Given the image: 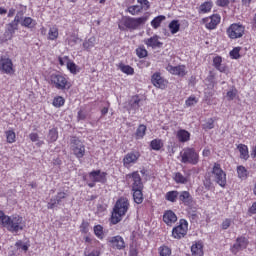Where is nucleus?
<instances>
[{
	"mask_svg": "<svg viewBox=\"0 0 256 256\" xmlns=\"http://www.w3.org/2000/svg\"><path fill=\"white\" fill-rule=\"evenodd\" d=\"M163 21H165V16L160 15L151 21V25L152 27H154V29H157L161 26V23H163Z\"/></svg>",
	"mask_w": 256,
	"mask_h": 256,
	"instance_id": "nucleus-34",
	"label": "nucleus"
},
{
	"mask_svg": "<svg viewBox=\"0 0 256 256\" xmlns=\"http://www.w3.org/2000/svg\"><path fill=\"white\" fill-rule=\"evenodd\" d=\"M177 137L181 143H185L189 140V137H191V134H189L186 130H180L177 132Z\"/></svg>",
	"mask_w": 256,
	"mask_h": 256,
	"instance_id": "nucleus-30",
	"label": "nucleus"
},
{
	"mask_svg": "<svg viewBox=\"0 0 256 256\" xmlns=\"http://www.w3.org/2000/svg\"><path fill=\"white\" fill-rule=\"evenodd\" d=\"M50 82H51V85H54L56 89H60V90L66 89L67 85H69L67 82V78H65L61 74H52L50 76Z\"/></svg>",
	"mask_w": 256,
	"mask_h": 256,
	"instance_id": "nucleus-9",
	"label": "nucleus"
},
{
	"mask_svg": "<svg viewBox=\"0 0 256 256\" xmlns=\"http://www.w3.org/2000/svg\"><path fill=\"white\" fill-rule=\"evenodd\" d=\"M0 71L6 75H13L15 73V69L13 68V61L11 58H0Z\"/></svg>",
	"mask_w": 256,
	"mask_h": 256,
	"instance_id": "nucleus-10",
	"label": "nucleus"
},
{
	"mask_svg": "<svg viewBox=\"0 0 256 256\" xmlns=\"http://www.w3.org/2000/svg\"><path fill=\"white\" fill-rule=\"evenodd\" d=\"M194 105H197V98L195 96H190L186 100V106L187 107H193Z\"/></svg>",
	"mask_w": 256,
	"mask_h": 256,
	"instance_id": "nucleus-52",
	"label": "nucleus"
},
{
	"mask_svg": "<svg viewBox=\"0 0 256 256\" xmlns=\"http://www.w3.org/2000/svg\"><path fill=\"white\" fill-rule=\"evenodd\" d=\"M16 247H18V249H22V251H28L29 250V246L28 245H25L23 244L22 241H18L16 242Z\"/></svg>",
	"mask_w": 256,
	"mask_h": 256,
	"instance_id": "nucleus-55",
	"label": "nucleus"
},
{
	"mask_svg": "<svg viewBox=\"0 0 256 256\" xmlns=\"http://www.w3.org/2000/svg\"><path fill=\"white\" fill-rule=\"evenodd\" d=\"M23 15H24L23 11L17 12V14H16V16L14 18V21L16 23H21V21L23 20Z\"/></svg>",
	"mask_w": 256,
	"mask_h": 256,
	"instance_id": "nucleus-58",
	"label": "nucleus"
},
{
	"mask_svg": "<svg viewBox=\"0 0 256 256\" xmlns=\"http://www.w3.org/2000/svg\"><path fill=\"white\" fill-rule=\"evenodd\" d=\"M22 27H28V29H32L35 27V20L31 17H25L21 22Z\"/></svg>",
	"mask_w": 256,
	"mask_h": 256,
	"instance_id": "nucleus-31",
	"label": "nucleus"
},
{
	"mask_svg": "<svg viewBox=\"0 0 256 256\" xmlns=\"http://www.w3.org/2000/svg\"><path fill=\"white\" fill-rule=\"evenodd\" d=\"M192 256H203V244L196 243L191 247Z\"/></svg>",
	"mask_w": 256,
	"mask_h": 256,
	"instance_id": "nucleus-24",
	"label": "nucleus"
},
{
	"mask_svg": "<svg viewBox=\"0 0 256 256\" xmlns=\"http://www.w3.org/2000/svg\"><path fill=\"white\" fill-rule=\"evenodd\" d=\"M181 28V25L179 24V21L173 20L169 24V29L172 33V35H175V33H179V29Z\"/></svg>",
	"mask_w": 256,
	"mask_h": 256,
	"instance_id": "nucleus-32",
	"label": "nucleus"
},
{
	"mask_svg": "<svg viewBox=\"0 0 256 256\" xmlns=\"http://www.w3.org/2000/svg\"><path fill=\"white\" fill-rule=\"evenodd\" d=\"M205 189L208 191L213 189V180H211V175L207 174L203 181Z\"/></svg>",
	"mask_w": 256,
	"mask_h": 256,
	"instance_id": "nucleus-39",
	"label": "nucleus"
},
{
	"mask_svg": "<svg viewBox=\"0 0 256 256\" xmlns=\"http://www.w3.org/2000/svg\"><path fill=\"white\" fill-rule=\"evenodd\" d=\"M181 163L197 165L199 163V153L194 148H184L180 152Z\"/></svg>",
	"mask_w": 256,
	"mask_h": 256,
	"instance_id": "nucleus-3",
	"label": "nucleus"
},
{
	"mask_svg": "<svg viewBox=\"0 0 256 256\" xmlns=\"http://www.w3.org/2000/svg\"><path fill=\"white\" fill-rule=\"evenodd\" d=\"M19 27V23L13 20L11 23L7 24V31L10 34V39L15 34V31H17Z\"/></svg>",
	"mask_w": 256,
	"mask_h": 256,
	"instance_id": "nucleus-29",
	"label": "nucleus"
},
{
	"mask_svg": "<svg viewBox=\"0 0 256 256\" xmlns=\"http://www.w3.org/2000/svg\"><path fill=\"white\" fill-rule=\"evenodd\" d=\"M229 227H231V219H225L222 222V229H229Z\"/></svg>",
	"mask_w": 256,
	"mask_h": 256,
	"instance_id": "nucleus-61",
	"label": "nucleus"
},
{
	"mask_svg": "<svg viewBox=\"0 0 256 256\" xmlns=\"http://www.w3.org/2000/svg\"><path fill=\"white\" fill-rule=\"evenodd\" d=\"M140 99L139 98H134L132 101H131V103H130V105H131V107L135 110V109H138L139 108V103H140Z\"/></svg>",
	"mask_w": 256,
	"mask_h": 256,
	"instance_id": "nucleus-57",
	"label": "nucleus"
},
{
	"mask_svg": "<svg viewBox=\"0 0 256 256\" xmlns=\"http://www.w3.org/2000/svg\"><path fill=\"white\" fill-rule=\"evenodd\" d=\"M89 177L93 183H107V173L101 170H94L89 173Z\"/></svg>",
	"mask_w": 256,
	"mask_h": 256,
	"instance_id": "nucleus-12",
	"label": "nucleus"
},
{
	"mask_svg": "<svg viewBox=\"0 0 256 256\" xmlns=\"http://www.w3.org/2000/svg\"><path fill=\"white\" fill-rule=\"evenodd\" d=\"M237 149L240 152V158L244 159L245 161H247V159H249V148L247 147V145L239 144L237 146Z\"/></svg>",
	"mask_w": 256,
	"mask_h": 256,
	"instance_id": "nucleus-23",
	"label": "nucleus"
},
{
	"mask_svg": "<svg viewBox=\"0 0 256 256\" xmlns=\"http://www.w3.org/2000/svg\"><path fill=\"white\" fill-rule=\"evenodd\" d=\"M160 256H171V248L162 246L159 248Z\"/></svg>",
	"mask_w": 256,
	"mask_h": 256,
	"instance_id": "nucleus-47",
	"label": "nucleus"
},
{
	"mask_svg": "<svg viewBox=\"0 0 256 256\" xmlns=\"http://www.w3.org/2000/svg\"><path fill=\"white\" fill-rule=\"evenodd\" d=\"M151 81L154 87H157L158 89H165L167 82L165 81V79H163V77H161V73H154L152 75Z\"/></svg>",
	"mask_w": 256,
	"mask_h": 256,
	"instance_id": "nucleus-15",
	"label": "nucleus"
},
{
	"mask_svg": "<svg viewBox=\"0 0 256 256\" xmlns=\"http://www.w3.org/2000/svg\"><path fill=\"white\" fill-rule=\"evenodd\" d=\"M248 244L249 242L247 241V238L239 237L236 239V242L232 246L231 251L232 253H234V255H237V253H239V251H242V249H247Z\"/></svg>",
	"mask_w": 256,
	"mask_h": 256,
	"instance_id": "nucleus-13",
	"label": "nucleus"
},
{
	"mask_svg": "<svg viewBox=\"0 0 256 256\" xmlns=\"http://www.w3.org/2000/svg\"><path fill=\"white\" fill-rule=\"evenodd\" d=\"M29 137H30V140L33 141V142L39 140V134H38V133H31V134L29 135Z\"/></svg>",
	"mask_w": 256,
	"mask_h": 256,
	"instance_id": "nucleus-63",
	"label": "nucleus"
},
{
	"mask_svg": "<svg viewBox=\"0 0 256 256\" xmlns=\"http://www.w3.org/2000/svg\"><path fill=\"white\" fill-rule=\"evenodd\" d=\"M129 211V200L127 198H120L117 200L111 215V223L117 225L125 217Z\"/></svg>",
	"mask_w": 256,
	"mask_h": 256,
	"instance_id": "nucleus-2",
	"label": "nucleus"
},
{
	"mask_svg": "<svg viewBox=\"0 0 256 256\" xmlns=\"http://www.w3.org/2000/svg\"><path fill=\"white\" fill-rule=\"evenodd\" d=\"M239 51H241V47L234 48L232 51H230V57H232V59H239V57H241Z\"/></svg>",
	"mask_w": 256,
	"mask_h": 256,
	"instance_id": "nucleus-51",
	"label": "nucleus"
},
{
	"mask_svg": "<svg viewBox=\"0 0 256 256\" xmlns=\"http://www.w3.org/2000/svg\"><path fill=\"white\" fill-rule=\"evenodd\" d=\"M214 181L220 185V187H225L227 185V174L221 168V164L214 163L211 171Z\"/></svg>",
	"mask_w": 256,
	"mask_h": 256,
	"instance_id": "nucleus-4",
	"label": "nucleus"
},
{
	"mask_svg": "<svg viewBox=\"0 0 256 256\" xmlns=\"http://www.w3.org/2000/svg\"><path fill=\"white\" fill-rule=\"evenodd\" d=\"M109 243L112 245L113 249H125V240L121 236H114L110 238Z\"/></svg>",
	"mask_w": 256,
	"mask_h": 256,
	"instance_id": "nucleus-17",
	"label": "nucleus"
},
{
	"mask_svg": "<svg viewBox=\"0 0 256 256\" xmlns=\"http://www.w3.org/2000/svg\"><path fill=\"white\" fill-rule=\"evenodd\" d=\"M226 97H227L228 101H233V99H235V97H237L236 88L232 87V89L227 92Z\"/></svg>",
	"mask_w": 256,
	"mask_h": 256,
	"instance_id": "nucleus-44",
	"label": "nucleus"
},
{
	"mask_svg": "<svg viewBox=\"0 0 256 256\" xmlns=\"http://www.w3.org/2000/svg\"><path fill=\"white\" fill-rule=\"evenodd\" d=\"M138 255H139V252L137 251V247L130 246L129 256H138Z\"/></svg>",
	"mask_w": 256,
	"mask_h": 256,
	"instance_id": "nucleus-60",
	"label": "nucleus"
},
{
	"mask_svg": "<svg viewBox=\"0 0 256 256\" xmlns=\"http://www.w3.org/2000/svg\"><path fill=\"white\" fill-rule=\"evenodd\" d=\"M174 181H176L177 183L185 184L187 183V177L183 176L181 172H178L174 176Z\"/></svg>",
	"mask_w": 256,
	"mask_h": 256,
	"instance_id": "nucleus-43",
	"label": "nucleus"
},
{
	"mask_svg": "<svg viewBox=\"0 0 256 256\" xmlns=\"http://www.w3.org/2000/svg\"><path fill=\"white\" fill-rule=\"evenodd\" d=\"M141 11H143V7H141L139 5H134V6L128 7V12L131 15H137L138 13H141Z\"/></svg>",
	"mask_w": 256,
	"mask_h": 256,
	"instance_id": "nucleus-42",
	"label": "nucleus"
},
{
	"mask_svg": "<svg viewBox=\"0 0 256 256\" xmlns=\"http://www.w3.org/2000/svg\"><path fill=\"white\" fill-rule=\"evenodd\" d=\"M67 69L70 70V73H73V74L77 73V65L73 62L67 63Z\"/></svg>",
	"mask_w": 256,
	"mask_h": 256,
	"instance_id": "nucleus-53",
	"label": "nucleus"
},
{
	"mask_svg": "<svg viewBox=\"0 0 256 256\" xmlns=\"http://www.w3.org/2000/svg\"><path fill=\"white\" fill-rule=\"evenodd\" d=\"M120 70L122 71V73H125L126 75H133L135 73V70L133 69V67L129 65L121 64Z\"/></svg>",
	"mask_w": 256,
	"mask_h": 256,
	"instance_id": "nucleus-37",
	"label": "nucleus"
},
{
	"mask_svg": "<svg viewBox=\"0 0 256 256\" xmlns=\"http://www.w3.org/2000/svg\"><path fill=\"white\" fill-rule=\"evenodd\" d=\"M226 33L230 39H241L245 35V26L234 23L228 27Z\"/></svg>",
	"mask_w": 256,
	"mask_h": 256,
	"instance_id": "nucleus-6",
	"label": "nucleus"
},
{
	"mask_svg": "<svg viewBox=\"0 0 256 256\" xmlns=\"http://www.w3.org/2000/svg\"><path fill=\"white\" fill-rule=\"evenodd\" d=\"M221 63H223V59L221 58V56H216L213 59V65H214L215 69L220 71V73H225L227 71V68L225 66L221 65Z\"/></svg>",
	"mask_w": 256,
	"mask_h": 256,
	"instance_id": "nucleus-21",
	"label": "nucleus"
},
{
	"mask_svg": "<svg viewBox=\"0 0 256 256\" xmlns=\"http://www.w3.org/2000/svg\"><path fill=\"white\" fill-rule=\"evenodd\" d=\"M138 3L141 5L140 7H142V9H149L150 5H149V0H138Z\"/></svg>",
	"mask_w": 256,
	"mask_h": 256,
	"instance_id": "nucleus-56",
	"label": "nucleus"
},
{
	"mask_svg": "<svg viewBox=\"0 0 256 256\" xmlns=\"http://www.w3.org/2000/svg\"><path fill=\"white\" fill-rule=\"evenodd\" d=\"M215 121L213 120V118L208 119L204 124H203V129L209 130V129H213V127H215Z\"/></svg>",
	"mask_w": 256,
	"mask_h": 256,
	"instance_id": "nucleus-50",
	"label": "nucleus"
},
{
	"mask_svg": "<svg viewBox=\"0 0 256 256\" xmlns=\"http://www.w3.org/2000/svg\"><path fill=\"white\" fill-rule=\"evenodd\" d=\"M136 54L138 55L139 59H143L147 57V50L143 47H139L136 49Z\"/></svg>",
	"mask_w": 256,
	"mask_h": 256,
	"instance_id": "nucleus-48",
	"label": "nucleus"
},
{
	"mask_svg": "<svg viewBox=\"0 0 256 256\" xmlns=\"http://www.w3.org/2000/svg\"><path fill=\"white\" fill-rule=\"evenodd\" d=\"M177 197H179V193L177 191H170L166 194L167 201L171 203H175L177 201Z\"/></svg>",
	"mask_w": 256,
	"mask_h": 256,
	"instance_id": "nucleus-36",
	"label": "nucleus"
},
{
	"mask_svg": "<svg viewBox=\"0 0 256 256\" xmlns=\"http://www.w3.org/2000/svg\"><path fill=\"white\" fill-rule=\"evenodd\" d=\"M15 132L9 130L6 132V139L8 143H15Z\"/></svg>",
	"mask_w": 256,
	"mask_h": 256,
	"instance_id": "nucleus-49",
	"label": "nucleus"
},
{
	"mask_svg": "<svg viewBox=\"0 0 256 256\" xmlns=\"http://www.w3.org/2000/svg\"><path fill=\"white\" fill-rule=\"evenodd\" d=\"M79 41V37L77 36H71L69 39H68V44L71 45V47H73L74 45H77Z\"/></svg>",
	"mask_w": 256,
	"mask_h": 256,
	"instance_id": "nucleus-54",
	"label": "nucleus"
},
{
	"mask_svg": "<svg viewBox=\"0 0 256 256\" xmlns=\"http://www.w3.org/2000/svg\"><path fill=\"white\" fill-rule=\"evenodd\" d=\"M213 9V2L206 1L199 6V13H209Z\"/></svg>",
	"mask_w": 256,
	"mask_h": 256,
	"instance_id": "nucleus-27",
	"label": "nucleus"
},
{
	"mask_svg": "<svg viewBox=\"0 0 256 256\" xmlns=\"http://www.w3.org/2000/svg\"><path fill=\"white\" fill-rule=\"evenodd\" d=\"M137 159H139V155L128 153L123 159L124 166L127 167V165H131V163H135Z\"/></svg>",
	"mask_w": 256,
	"mask_h": 256,
	"instance_id": "nucleus-22",
	"label": "nucleus"
},
{
	"mask_svg": "<svg viewBox=\"0 0 256 256\" xmlns=\"http://www.w3.org/2000/svg\"><path fill=\"white\" fill-rule=\"evenodd\" d=\"M146 45L148 47H161L163 43L159 42V39L157 36H153L145 41Z\"/></svg>",
	"mask_w": 256,
	"mask_h": 256,
	"instance_id": "nucleus-26",
	"label": "nucleus"
},
{
	"mask_svg": "<svg viewBox=\"0 0 256 256\" xmlns=\"http://www.w3.org/2000/svg\"><path fill=\"white\" fill-rule=\"evenodd\" d=\"M84 255H85V256H99L100 253H99L98 250H93V251L90 252V253H87V251H85V252H84Z\"/></svg>",
	"mask_w": 256,
	"mask_h": 256,
	"instance_id": "nucleus-62",
	"label": "nucleus"
},
{
	"mask_svg": "<svg viewBox=\"0 0 256 256\" xmlns=\"http://www.w3.org/2000/svg\"><path fill=\"white\" fill-rule=\"evenodd\" d=\"M95 41V37H90L83 43V48L86 49V51H90L91 49H93V47H95Z\"/></svg>",
	"mask_w": 256,
	"mask_h": 256,
	"instance_id": "nucleus-33",
	"label": "nucleus"
},
{
	"mask_svg": "<svg viewBox=\"0 0 256 256\" xmlns=\"http://www.w3.org/2000/svg\"><path fill=\"white\" fill-rule=\"evenodd\" d=\"M203 23H206V29H216L217 25L221 23V16L219 14H213L210 17L204 18Z\"/></svg>",
	"mask_w": 256,
	"mask_h": 256,
	"instance_id": "nucleus-11",
	"label": "nucleus"
},
{
	"mask_svg": "<svg viewBox=\"0 0 256 256\" xmlns=\"http://www.w3.org/2000/svg\"><path fill=\"white\" fill-rule=\"evenodd\" d=\"M178 195L179 200L182 201L184 205H191V203H193V197L188 191H182Z\"/></svg>",
	"mask_w": 256,
	"mask_h": 256,
	"instance_id": "nucleus-20",
	"label": "nucleus"
},
{
	"mask_svg": "<svg viewBox=\"0 0 256 256\" xmlns=\"http://www.w3.org/2000/svg\"><path fill=\"white\" fill-rule=\"evenodd\" d=\"M237 173L239 179H247V169L244 166H238Z\"/></svg>",
	"mask_w": 256,
	"mask_h": 256,
	"instance_id": "nucleus-41",
	"label": "nucleus"
},
{
	"mask_svg": "<svg viewBox=\"0 0 256 256\" xmlns=\"http://www.w3.org/2000/svg\"><path fill=\"white\" fill-rule=\"evenodd\" d=\"M166 69L172 75H178L179 77H185V75H187L184 65H179V66L168 65Z\"/></svg>",
	"mask_w": 256,
	"mask_h": 256,
	"instance_id": "nucleus-16",
	"label": "nucleus"
},
{
	"mask_svg": "<svg viewBox=\"0 0 256 256\" xmlns=\"http://www.w3.org/2000/svg\"><path fill=\"white\" fill-rule=\"evenodd\" d=\"M0 225L10 233H19L25 229V220L19 215L7 216L5 212L0 210Z\"/></svg>",
	"mask_w": 256,
	"mask_h": 256,
	"instance_id": "nucleus-1",
	"label": "nucleus"
},
{
	"mask_svg": "<svg viewBox=\"0 0 256 256\" xmlns=\"http://www.w3.org/2000/svg\"><path fill=\"white\" fill-rule=\"evenodd\" d=\"M65 197H67V193L58 192L57 195L48 202L47 209H55V207H57Z\"/></svg>",
	"mask_w": 256,
	"mask_h": 256,
	"instance_id": "nucleus-14",
	"label": "nucleus"
},
{
	"mask_svg": "<svg viewBox=\"0 0 256 256\" xmlns=\"http://www.w3.org/2000/svg\"><path fill=\"white\" fill-rule=\"evenodd\" d=\"M189 229V223L185 219L179 221V225L172 229V237L174 239H183L187 235Z\"/></svg>",
	"mask_w": 256,
	"mask_h": 256,
	"instance_id": "nucleus-7",
	"label": "nucleus"
},
{
	"mask_svg": "<svg viewBox=\"0 0 256 256\" xmlns=\"http://www.w3.org/2000/svg\"><path fill=\"white\" fill-rule=\"evenodd\" d=\"M150 146L154 151H160L163 147V142L159 139H154L151 141Z\"/></svg>",
	"mask_w": 256,
	"mask_h": 256,
	"instance_id": "nucleus-35",
	"label": "nucleus"
},
{
	"mask_svg": "<svg viewBox=\"0 0 256 256\" xmlns=\"http://www.w3.org/2000/svg\"><path fill=\"white\" fill-rule=\"evenodd\" d=\"M59 37V30L57 28H50L48 32V39L55 41Z\"/></svg>",
	"mask_w": 256,
	"mask_h": 256,
	"instance_id": "nucleus-38",
	"label": "nucleus"
},
{
	"mask_svg": "<svg viewBox=\"0 0 256 256\" xmlns=\"http://www.w3.org/2000/svg\"><path fill=\"white\" fill-rule=\"evenodd\" d=\"M249 213H251L252 215H256V202H254L249 208Z\"/></svg>",
	"mask_w": 256,
	"mask_h": 256,
	"instance_id": "nucleus-64",
	"label": "nucleus"
},
{
	"mask_svg": "<svg viewBox=\"0 0 256 256\" xmlns=\"http://www.w3.org/2000/svg\"><path fill=\"white\" fill-rule=\"evenodd\" d=\"M147 131V126L140 125L138 129L136 130V137L138 139H143L145 137V132Z\"/></svg>",
	"mask_w": 256,
	"mask_h": 256,
	"instance_id": "nucleus-40",
	"label": "nucleus"
},
{
	"mask_svg": "<svg viewBox=\"0 0 256 256\" xmlns=\"http://www.w3.org/2000/svg\"><path fill=\"white\" fill-rule=\"evenodd\" d=\"M132 177V190L143 189V182L141 181V175L138 172H134L130 175Z\"/></svg>",
	"mask_w": 256,
	"mask_h": 256,
	"instance_id": "nucleus-18",
	"label": "nucleus"
},
{
	"mask_svg": "<svg viewBox=\"0 0 256 256\" xmlns=\"http://www.w3.org/2000/svg\"><path fill=\"white\" fill-rule=\"evenodd\" d=\"M70 149L77 159H83L85 157V144L79 138L72 137L70 139Z\"/></svg>",
	"mask_w": 256,
	"mask_h": 256,
	"instance_id": "nucleus-5",
	"label": "nucleus"
},
{
	"mask_svg": "<svg viewBox=\"0 0 256 256\" xmlns=\"http://www.w3.org/2000/svg\"><path fill=\"white\" fill-rule=\"evenodd\" d=\"M147 22V17H140V18H131L127 17L124 19V26L127 27V29H137L138 27H141V25H145Z\"/></svg>",
	"mask_w": 256,
	"mask_h": 256,
	"instance_id": "nucleus-8",
	"label": "nucleus"
},
{
	"mask_svg": "<svg viewBox=\"0 0 256 256\" xmlns=\"http://www.w3.org/2000/svg\"><path fill=\"white\" fill-rule=\"evenodd\" d=\"M133 191V199L137 203V205H141L143 203V189L132 190Z\"/></svg>",
	"mask_w": 256,
	"mask_h": 256,
	"instance_id": "nucleus-25",
	"label": "nucleus"
},
{
	"mask_svg": "<svg viewBox=\"0 0 256 256\" xmlns=\"http://www.w3.org/2000/svg\"><path fill=\"white\" fill-rule=\"evenodd\" d=\"M216 5L218 7H227L229 5V0H217Z\"/></svg>",
	"mask_w": 256,
	"mask_h": 256,
	"instance_id": "nucleus-59",
	"label": "nucleus"
},
{
	"mask_svg": "<svg viewBox=\"0 0 256 256\" xmlns=\"http://www.w3.org/2000/svg\"><path fill=\"white\" fill-rule=\"evenodd\" d=\"M53 105L54 107H63V105H65V99H63L61 96H58L54 99Z\"/></svg>",
	"mask_w": 256,
	"mask_h": 256,
	"instance_id": "nucleus-46",
	"label": "nucleus"
},
{
	"mask_svg": "<svg viewBox=\"0 0 256 256\" xmlns=\"http://www.w3.org/2000/svg\"><path fill=\"white\" fill-rule=\"evenodd\" d=\"M59 139V132L55 128L49 130L48 133V143H55Z\"/></svg>",
	"mask_w": 256,
	"mask_h": 256,
	"instance_id": "nucleus-28",
	"label": "nucleus"
},
{
	"mask_svg": "<svg viewBox=\"0 0 256 256\" xmlns=\"http://www.w3.org/2000/svg\"><path fill=\"white\" fill-rule=\"evenodd\" d=\"M94 233L98 239H103V226L101 225H96L94 227Z\"/></svg>",
	"mask_w": 256,
	"mask_h": 256,
	"instance_id": "nucleus-45",
	"label": "nucleus"
},
{
	"mask_svg": "<svg viewBox=\"0 0 256 256\" xmlns=\"http://www.w3.org/2000/svg\"><path fill=\"white\" fill-rule=\"evenodd\" d=\"M163 221L167 225H173V223L177 222V215L174 214L173 211L168 210L166 213L163 215Z\"/></svg>",
	"mask_w": 256,
	"mask_h": 256,
	"instance_id": "nucleus-19",
	"label": "nucleus"
}]
</instances>
